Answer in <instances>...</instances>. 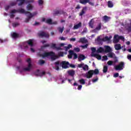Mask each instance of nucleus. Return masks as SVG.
<instances>
[{"mask_svg": "<svg viewBox=\"0 0 131 131\" xmlns=\"http://www.w3.org/2000/svg\"><path fill=\"white\" fill-rule=\"evenodd\" d=\"M71 48H72V45L71 44H69L67 47H66V49H71Z\"/></svg>", "mask_w": 131, "mask_h": 131, "instance_id": "obj_63", "label": "nucleus"}, {"mask_svg": "<svg viewBox=\"0 0 131 131\" xmlns=\"http://www.w3.org/2000/svg\"><path fill=\"white\" fill-rule=\"evenodd\" d=\"M51 48H54V49H56L57 48V46H56V44L53 43L51 45Z\"/></svg>", "mask_w": 131, "mask_h": 131, "instance_id": "obj_60", "label": "nucleus"}, {"mask_svg": "<svg viewBox=\"0 0 131 131\" xmlns=\"http://www.w3.org/2000/svg\"><path fill=\"white\" fill-rule=\"evenodd\" d=\"M62 14V11L61 10H54L53 15L55 16L56 15H61Z\"/></svg>", "mask_w": 131, "mask_h": 131, "instance_id": "obj_26", "label": "nucleus"}, {"mask_svg": "<svg viewBox=\"0 0 131 131\" xmlns=\"http://www.w3.org/2000/svg\"><path fill=\"white\" fill-rule=\"evenodd\" d=\"M70 41H75L76 40V38H71L70 39Z\"/></svg>", "mask_w": 131, "mask_h": 131, "instance_id": "obj_61", "label": "nucleus"}, {"mask_svg": "<svg viewBox=\"0 0 131 131\" xmlns=\"http://www.w3.org/2000/svg\"><path fill=\"white\" fill-rule=\"evenodd\" d=\"M93 19H92L89 22V26L91 27V28H94V23L93 22Z\"/></svg>", "mask_w": 131, "mask_h": 131, "instance_id": "obj_31", "label": "nucleus"}, {"mask_svg": "<svg viewBox=\"0 0 131 131\" xmlns=\"http://www.w3.org/2000/svg\"><path fill=\"white\" fill-rule=\"evenodd\" d=\"M82 25L81 23H79L78 24L75 25L74 26L73 29H78V28H80Z\"/></svg>", "mask_w": 131, "mask_h": 131, "instance_id": "obj_22", "label": "nucleus"}, {"mask_svg": "<svg viewBox=\"0 0 131 131\" xmlns=\"http://www.w3.org/2000/svg\"><path fill=\"white\" fill-rule=\"evenodd\" d=\"M45 63H46V61L42 59H40L39 60V65H43Z\"/></svg>", "mask_w": 131, "mask_h": 131, "instance_id": "obj_41", "label": "nucleus"}, {"mask_svg": "<svg viewBox=\"0 0 131 131\" xmlns=\"http://www.w3.org/2000/svg\"><path fill=\"white\" fill-rule=\"evenodd\" d=\"M118 76H119V73H116L114 74V77L115 78L118 77Z\"/></svg>", "mask_w": 131, "mask_h": 131, "instance_id": "obj_53", "label": "nucleus"}, {"mask_svg": "<svg viewBox=\"0 0 131 131\" xmlns=\"http://www.w3.org/2000/svg\"><path fill=\"white\" fill-rule=\"evenodd\" d=\"M101 28H102V24L99 23L98 26L93 30V32H97V31L101 30Z\"/></svg>", "mask_w": 131, "mask_h": 131, "instance_id": "obj_14", "label": "nucleus"}, {"mask_svg": "<svg viewBox=\"0 0 131 131\" xmlns=\"http://www.w3.org/2000/svg\"><path fill=\"white\" fill-rule=\"evenodd\" d=\"M124 27L128 32H131V23L125 25Z\"/></svg>", "mask_w": 131, "mask_h": 131, "instance_id": "obj_11", "label": "nucleus"}, {"mask_svg": "<svg viewBox=\"0 0 131 131\" xmlns=\"http://www.w3.org/2000/svg\"><path fill=\"white\" fill-rule=\"evenodd\" d=\"M17 13H21V14H25L26 15H27V14H30V12L26 11L25 10L21 9L17 10Z\"/></svg>", "mask_w": 131, "mask_h": 131, "instance_id": "obj_12", "label": "nucleus"}, {"mask_svg": "<svg viewBox=\"0 0 131 131\" xmlns=\"http://www.w3.org/2000/svg\"><path fill=\"white\" fill-rule=\"evenodd\" d=\"M74 53V52L73 50H70L69 51V55H68L69 59H72Z\"/></svg>", "mask_w": 131, "mask_h": 131, "instance_id": "obj_23", "label": "nucleus"}, {"mask_svg": "<svg viewBox=\"0 0 131 131\" xmlns=\"http://www.w3.org/2000/svg\"><path fill=\"white\" fill-rule=\"evenodd\" d=\"M74 50L77 53H78V52H80V49H79V48H75L74 49Z\"/></svg>", "mask_w": 131, "mask_h": 131, "instance_id": "obj_50", "label": "nucleus"}, {"mask_svg": "<svg viewBox=\"0 0 131 131\" xmlns=\"http://www.w3.org/2000/svg\"><path fill=\"white\" fill-rule=\"evenodd\" d=\"M122 4L123 6H124V7H126L127 6H128L129 3L127 1H122Z\"/></svg>", "mask_w": 131, "mask_h": 131, "instance_id": "obj_35", "label": "nucleus"}, {"mask_svg": "<svg viewBox=\"0 0 131 131\" xmlns=\"http://www.w3.org/2000/svg\"><path fill=\"white\" fill-rule=\"evenodd\" d=\"M68 73L70 76H72V77H73L75 74V71L73 70H69L68 71Z\"/></svg>", "mask_w": 131, "mask_h": 131, "instance_id": "obj_15", "label": "nucleus"}, {"mask_svg": "<svg viewBox=\"0 0 131 131\" xmlns=\"http://www.w3.org/2000/svg\"><path fill=\"white\" fill-rule=\"evenodd\" d=\"M83 70H84V71L89 70V66H88V64H84V67H83Z\"/></svg>", "mask_w": 131, "mask_h": 131, "instance_id": "obj_38", "label": "nucleus"}, {"mask_svg": "<svg viewBox=\"0 0 131 131\" xmlns=\"http://www.w3.org/2000/svg\"><path fill=\"white\" fill-rule=\"evenodd\" d=\"M119 39H121V40H124V37L123 36H119Z\"/></svg>", "mask_w": 131, "mask_h": 131, "instance_id": "obj_56", "label": "nucleus"}, {"mask_svg": "<svg viewBox=\"0 0 131 131\" xmlns=\"http://www.w3.org/2000/svg\"><path fill=\"white\" fill-rule=\"evenodd\" d=\"M93 75H94L93 70H91L87 73L86 77V78H92V77H93Z\"/></svg>", "mask_w": 131, "mask_h": 131, "instance_id": "obj_10", "label": "nucleus"}, {"mask_svg": "<svg viewBox=\"0 0 131 131\" xmlns=\"http://www.w3.org/2000/svg\"><path fill=\"white\" fill-rule=\"evenodd\" d=\"M43 4V1L42 0H38V4L39 6H41Z\"/></svg>", "mask_w": 131, "mask_h": 131, "instance_id": "obj_46", "label": "nucleus"}, {"mask_svg": "<svg viewBox=\"0 0 131 131\" xmlns=\"http://www.w3.org/2000/svg\"><path fill=\"white\" fill-rule=\"evenodd\" d=\"M27 42L29 46L31 47H33V41L32 39H29V40L27 41Z\"/></svg>", "mask_w": 131, "mask_h": 131, "instance_id": "obj_28", "label": "nucleus"}, {"mask_svg": "<svg viewBox=\"0 0 131 131\" xmlns=\"http://www.w3.org/2000/svg\"><path fill=\"white\" fill-rule=\"evenodd\" d=\"M119 36H118V35H115L114 37V40H113L114 43H117V42H119Z\"/></svg>", "mask_w": 131, "mask_h": 131, "instance_id": "obj_13", "label": "nucleus"}, {"mask_svg": "<svg viewBox=\"0 0 131 131\" xmlns=\"http://www.w3.org/2000/svg\"><path fill=\"white\" fill-rule=\"evenodd\" d=\"M26 61L28 63L27 68H23V69H21L20 67H17L16 68L19 71L20 73H22V72H26V71H30V70H31V67H32V65L31 64V59L30 58H28Z\"/></svg>", "mask_w": 131, "mask_h": 131, "instance_id": "obj_2", "label": "nucleus"}, {"mask_svg": "<svg viewBox=\"0 0 131 131\" xmlns=\"http://www.w3.org/2000/svg\"><path fill=\"white\" fill-rule=\"evenodd\" d=\"M112 37H108V36H106L105 37L101 39L100 37H97V41L98 42H100L101 41H109L110 39H111Z\"/></svg>", "mask_w": 131, "mask_h": 131, "instance_id": "obj_6", "label": "nucleus"}, {"mask_svg": "<svg viewBox=\"0 0 131 131\" xmlns=\"http://www.w3.org/2000/svg\"><path fill=\"white\" fill-rule=\"evenodd\" d=\"M80 83L81 84H85V81H84V79H81L79 80Z\"/></svg>", "mask_w": 131, "mask_h": 131, "instance_id": "obj_42", "label": "nucleus"}, {"mask_svg": "<svg viewBox=\"0 0 131 131\" xmlns=\"http://www.w3.org/2000/svg\"><path fill=\"white\" fill-rule=\"evenodd\" d=\"M127 58L128 60H129V61H131V55H128L127 56Z\"/></svg>", "mask_w": 131, "mask_h": 131, "instance_id": "obj_62", "label": "nucleus"}, {"mask_svg": "<svg viewBox=\"0 0 131 131\" xmlns=\"http://www.w3.org/2000/svg\"><path fill=\"white\" fill-rule=\"evenodd\" d=\"M61 65L62 68L64 69H67V68H69V62L66 61H62L61 62Z\"/></svg>", "mask_w": 131, "mask_h": 131, "instance_id": "obj_7", "label": "nucleus"}, {"mask_svg": "<svg viewBox=\"0 0 131 131\" xmlns=\"http://www.w3.org/2000/svg\"><path fill=\"white\" fill-rule=\"evenodd\" d=\"M16 4L17 3L16 2H12L11 3H10V6L13 7L14 6H16Z\"/></svg>", "mask_w": 131, "mask_h": 131, "instance_id": "obj_54", "label": "nucleus"}, {"mask_svg": "<svg viewBox=\"0 0 131 131\" xmlns=\"http://www.w3.org/2000/svg\"><path fill=\"white\" fill-rule=\"evenodd\" d=\"M113 64V61L112 60H110L107 61V65H108L109 66H112Z\"/></svg>", "mask_w": 131, "mask_h": 131, "instance_id": "obj_44", "label": "nucleus"}, {"mask_svg": "<svg viewBox=\"0 0 131 131\" xmlns=\"http://www.w3.org/2000/svg\"><path fill=\"white\" fill-rule=\"evenodd\" d=\"M54 64H55V65H56V66H59V65H60V61H56L54 63Z\"/></svg>", "mask_w": 131, "mask_h": 131, "instance_id": "obj_55", "label": "nucleus"}, {"mask_svg": "<svg viewBox=\"0 0 131 131\" xmlns=\"http://www.w3.org/2000/svg\"><path fill=\"white\" fill-rule=\"evenodd\" d=\"M89 47V44H85V45L81 46V48L83 49H86Z\"/></svg>", "mask_w": 131, "mask_h": 131, "instance_id": "obj_48", "label": "nucleus"}, {"mask_svg": "<svg viewBox=\"0 0 131 131\" xmlns=\"http://www.w3.org/2000/svg\"><path fill=\"white\" fill-rule=\"evenodd\" d=\"M98 79H99V78H98L97 77V78L96 79H92V82H96L98 81Z\"/></svg>", "mask_w": 131, "mask_h": 131, "instance_id": "obj_57", "label": "nucleus"}, {"mask_svg": "<svg viewBox=\"0 0 131 131\" xmlns=\"http://www.w3.org/2000/svg\"><path fill=\"white\" fill-rule=\"evenodd\" d=\"M97 53H105V49L102 47H99V49H98L96 51Z\"/></svg>", "mask_w": 131, "mask_h": 131, "instance_id": "obj_21", "label": "nucleus"}, {"mask_svg": "<svg viewBox=\"0 0 131 131\" xmlns=\"http://www.w3.org/2000/svg\"><path fill=\"white\" fill-rule=\"evenodd\" d=\"M124 68V62H120L119 64L116 66L115 67V70L121 71Z\"/></svg>", "mask_w": 131, "mask_h": 131, "instance_id": "obj_4", "label": "nucleus"}, {"mask_svg": "<svg viewBox=\"0 0 131 131\" xmlns=\"http://www.w3.org/2000/svg\"><path fill=\"white\" fill-rule=\"evenodd\" d=\"M38 35L39 37H46L47 38H49V37H50V35H49V33H46L43 31H41L38 33Z\"/></svg>", "mask_w": 131, "mask_h": 131, "instance_id": "obj_5", "label": "nucleus"}, {"mask_svg": "<svg viewBox=\"0 0 131 131\" xmlns=\"http://www.w3.org/2000/svg\"><path fill=\"white\" fill-rule=\"evenodd\" d=\"M85 59V56L83 54H80L78 57V61L80 62Z\"/></svg>", "mask_w": 131, "mask_h": 131, "instance_id": "obj_19", "label": "nucleus"}, {"mask_svg": "<svg viewBox=\"0 0 131 131\" xmlns=\"http://www.w3.org/2000/svg\"><path fill=\"white\" fill-rule=\"evenodd\" d=\"M20 24L18 23H14L12 24V26L13 27H17V26H19Z\"/></svg>", "mask_w": 131, "mask_h": 131, "instance_id": "obj_43", "label": "nucleus"}, {"mask_svg": "<svg viewBox=\"0 0 131 131\" xmlns=\"http://www.w3.org/2000/svg\"><path fill=\"white\" fill-rule=\"evenodd\" d=\"M75 9L76 10H78V9H80V6H79V5H77V7L75 8Z\"/></svg>", "mask_w": 131, "mask_h": 131, "instance_id": "obj_64", "label": "nucleus"}, {"mask_svg": "<svg viewBox=\"0 0 131 131\" xmlns=\"http://www.w3.org/2000/svg\"><path fill=\"white\" fill-rule=\"evenodd\" d=\"M33 8V7L32 6V5H31L30 4H29L27 6V9L28 11H32Z\"/></svg>", "mask_w": 131, "mask_h": 131, "instance_id": "obj_33", "label": "nucleus"}, {"mask_svg": "<svg viewBox=\"0 0 131 131\" xmlns=\"http://www.w3.org/2000/svg\"><path fill=\"white\" fill-rule=\"evenodd\" d=\"M11 36L13 38H17V37H19V34H18L17 33L14 32L11 35Z\"/></svg>", "mask_w": 131, "mask_h": 131, "instance_id": "obj_30", "label": "nucleus"}, {"mask_svg": "<svg viewBox=\"0 0 131 131\" xmlns=\"http://www.w3.org/2000/svg\"><path fill=\"white\" fill-rule=\"evenodd\" d=\"M102 59L103 60H108V57H107V56H104L102 57Z\"/></svg>", "mask_w": 131, "mask_h": 131, "instance_id": "obj_58", "label": "nucleus"}, {"mask_svg": "<svg viewBox=\"0 0 131 131\" xmlns=\"http://www.w3.org/2000/svg\"><path fill=\"white\" fill-rule=\"evenodd\" d=\"M79 42H81L82 43H85L88 42V40L85 39V38H81L79 41Z\"/></svg>", "mask_w": 131, "mask_h": 131, "instance_id": "obj_27", "label": "nucleus"}, {"mask_svg": "<svg viewBox=\"0 0 131 131\" xmlns=\"http://www.w3.org/2000/svg\"><path fill=\"white\" fill-rule=\"evenodd\" d=\"M46 75V72L42 71V72H39V70H37L36 72L35 73V75L37 76H40V77H42L43 75Z\"/></svg>", "mask_w": 131, "mask_h": 131, "instance_id": "obj_9", "label": "nucleus"}, {"mask_svg": "<svg viewBox=\"0 0 131 131\" xmlns=\"http://www.w3.org/2000/svg\"><path fill=\"white\" fill-rule=\"evenodd\" d=\"M69 67H71V68H75V64L69 63Z\"/></svg>", "mask_w": 131, "mask_h": 131, "instance_id": "obj_52", "label": "nucleus"}, {"mask_svg": "<svg viewBox=\"0 0 131 131\" xmlns=\"http://www.w3.org/2000/svg\"><path fill=\"white\" fill-rule=\"evenodd\" d=\"M49 47H50V45L49 44H45L43 46H41V49L40 50V52L37 54V55L38 56V57H42L43 59L44 58H47V57H51V59L52 61H55L56 59H58V58H59V57H58V56L56 55L55 52L51 51L50 52H45L43 54L40 53L41 51H43V50L46 48Z\"/></svg>", "mask_w": 131, "mask_h": 131, "instance_id": "obj_1", "label": "nucleus"}, {"mask_svg": "<svg viewBox=\"0 0 131 131\" xmlns=\"http://www.w3.org/2000/svg\"><path fill=\"white\" fill-rule=\"evenodd\" d=\"M16 2H19L18 6H22L25 3V0H17Z\"/></svg>", "mask_w": 131, "mask_h": 131, "instance_id": "obj_32", "label": "nucleus"}, {"mask_svg": "<svg viewBox=\"0 0 131 131\" xmlns=\"http://www.w3.org/2000/svg\"><path fill=\"white\" fill-rule=\"evenodd\" d=\"M88 8L86 7H83L79 13V16H82L83 14H85V12L86 11V9Z\"/></svg>", "mask_w": 131, "mask_h": 131, "instance_id": "obj_18", "label": "nucleus"}, {"mask_svg": "<svg viewBox=\"0 0 131 131\" xmlns=\"http://www.w3.org/2000/svg\"><path fill=\"white\" fill-rule=\"evenodd\" d=\"M115 55L113 52H108V54H107V56L108 58H113V56Z\"/></svg>", "mask_w": 131, "mask_h": 131, "instance_id": "obj_36", "label": "nucleus"}, {"mask_svg": "<svg viewBox=\"0 0 131 131\" xmlns=\"http://www.w3.org/2000/svg\"><path fill=\"white\" fill-rule=\"evenodd\" d=\"M36 15H37V12H33V13H31L30 12V13H28L27 14V18H26L25 22L26 23H28V22H29L30 20V19L32 18L33 17H34Z\"/></svg>", "mask_w": 131, "mask_h": 131, "instance_id": "obj_3", "label": "nucleus"}, {"mask_svg": "<svg viewBox=\"0 0 131 131\" xmlns=\"http://www.w3.org/2000/svg\"><path fill=\"white\" fill-rule=\"evenodd\" d=\"M15 13H17V10L13 9L11 10L10 12V18H14L15 17V15L14 14H15Z\"/></svg>", "mask_w": 131, "mask_h": 131, "instance_id": "obj_17", "label": "nucleus"}, {"mask_svg": "<svg viewBox=\"0 0 131 131\" xmlns=\"http://www.w3.org/2000/svg\"><path fill=\"white\" fill-rule=\"evenodd\" d=\"M10 5H7L5 6V10L6 11H8V10H9L10 9Z\"/></svg>", "mask_w": 131, "mask_h": 131, "instance_id": "obj_59", "label": "nucleus"}, {"mask_svg": "<svg viewBox=\"0 0 131 131\" xmlns=\"http://www.w3.org/2000/svg\"><path fill=\"white\" fill-rule=\"evenodd\" d=\"M103 21H104V22L106 23L110 21V19H111V17L110 16H108L107 15H104L103 17Z\"/></svg>", "mask_w": 131, "mask_h": 131, "instance_id": "obj_16", "label": "nucleus"}, {"mask_svg": "<svg viewBox=\"0 0 131 131\" xmlns=\"http://www.w3.org/2000/svg\"><path fill=\"white\" fill-rule=\"evenodd\" d=\"M79 3L82 5H86L88 3L91 6H94V3L90 2V0H79Z\"/></svg>", "mask_w": 131, "mask_h": 131, "instance_id": "obj_8", "label": "nucleus"}, {"mask_svg": "<svg viewBox=\"0 0 131 131\" xmlns=\"http://www.w3.org/2000/svg\"><path fill=\"white\" fill-rule=\"evenodd\" d=\"M91 49V51H92V55H93L94 53H95L96 51V48L92 47Z\"/></svg>", "mask_w": 131, "mask_h": 131, "instance_id": "obj_45", "label": "nucleus"}, {"mask_svg": "<svg viewBox=\"0 0 131 131\" xmlns=\"http://www.w3.org/2000/svg\"><path fill=\"white\" fill-rule=\"evenodd\" d=\"M92 57H96L98 60H101V59H102V56L99 54H92Z\"/></svg>", "mask_w": 131, "mask_h": 131, "instance_id": "obj_25", "label": "nucleus"}, {"mask_svg": "<svg viewBox=\"0 0 131 131\" xmlns=\"http://www.w3.org/2000/svg\"><path fill=\"white\" fill-rule=\"evenodd\" d=\"M83 66H84V63H81L78 65V68H83Z\"/></svg>", "mask_w": 131, "mask_h": 131, "instance_id": "obj_49", "label": "nucleus"}, {"mask_svg": "<svg viewBox=\"0 0 131 131\" xmlns=\"http://www.w3.org/2000/svg\"><path fill=\"white\" fill-rule=\"evenodd\" d=\"M107 71H108V67L107 66H104L103 67V73H106Z\"/></svg>", "mask_w": 131, "mask_h": 131, "instance_id": "obj_34", "label": "nucleus"}, {"mask_svg": "<svg viewBox=\"0 0 131 131\" xmlns=\"http://www.w3.org/2000/svg\"><path fill=\"white\" fill-rule=\"evenodd\" d=\"M57 29L59 32H60L61 33H63V31H64V27H63L62 28L58 27Z\"/></svg>", "mask_w": 131, "mask_h": 131, "instance_id": "obj_37", "label": "nucleus"}, {"mask_svg": "<svg viewBox=\"0 0 131 131\" xmlns=\"http://www.w3.org/2000/svg\"><path fill=\"white\" fill-rule=\"evenodd\" d=\"M105 50H104V53H110L112 49L110 46H105Z\"/></svg>", "mask_w": 131, "mask_h": 131, "instance_id": "obj_20", "label": "nucleus"}, {"mask_svg": "<svg viewBox=\"0 0 131 131\" xmlns=\"http://www.w3.org/2000/svg\"><path fill=\"white\" fill-rule=\"evenodd\" d=\"M58 56L59 57H64V53H63V52H60L58 53Z\"/></svg>", "mask_w": 131, "mask_h": 131, "instance_id": "obj_47", "label": "nucleus"}, {"mask_svg": "<svg viewBox=\"0 0 131 131\" xmlns=\"http://www.w3.org/2000/svg\"><path fill=\"white\" fill-rule=\"evenodd\" d=\"M115 48L116 51H119V50H121V45L120 44H116Z\"/></svg>", "mask_w": 131, "mask_h": 131, "instance_id": "obj_24", "label": "nucleus"}, {"mask_svg": "<svg viewBox=\"0 0 131 131\" xmlns=\"http://www.w3.org/2000/svg\"><path fill=\"white\" fill-rule=\"evenodd\" d=\"M73 55V56H74V58H73L74 60L77 59V54L76 53L74 52V54Z\"/></svg>", "mask_w": 131, "mask_h": 131, "instance_id": "obj_51", "label": "nucleus"}, {"mask_svg": "<svg viewBox=\"0 0 131 131\" xmlns=\"http://www.w3.org/2000/svg\"><path fill=\"white\" fill-rule=\"evenodd\" d=\"M113 3H112V1H108L107 2V6L108 8H113Z\"/></svg>", "mask_w": 131, "mask_h": 131, "instance_id": "obj_29", "label": "nucleus"}, {"mask_svg": "<svg viewBox=\"0 0 131 131\" xmlns=\"http://www.w3.org/2000/svg\"><path fill=\"white\" fill-rule=\"evenodd\" d=\"M93 74H99V70L97 69H95V70H92Z\"/></svg>", "mask_w": 131, "mask_h": 131, "instance_id": "obj_39", "label": "nucleus"}, {"mask_svg": "<svg viewBox=\"0 0 131 131\" xmlns=\"http://www.w3.org/2000/svg\"><path fill=\"white\" fill-rule=\"evenodd\" d=\"M46 23L48 24H50V25H52L53 24V21L51 19H48L46 20Z\"/></svg>", "mask_w": 131, "mask_h": 131, "instance_id": "obj_40", "label": "nucleus"}]
</instances>
